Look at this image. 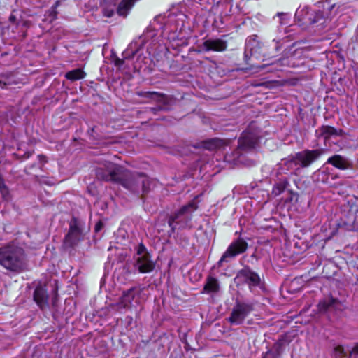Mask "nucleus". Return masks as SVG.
I'll return each instance as SVG.
<instances>
[{
    "label": "nucleus",
    "instance_id": "nucleus-1",
    "mask_svg": "<svg viewBox=\"0 0 358 358\" xmlns=\"http://www.w3.org/2000/svg\"><path fill=\"white\" fill-rule=\"evenodd\" d=\"M0 265L15 273L25 271L27 258L24 248L13 243L1 247Z\"/></svg>",
    "mask_w": 358,
    "mask_h": 358
},
{
    "label": "nucleus",
    "instance_id": "nucleus-2",
    "mask_svg": "<svg viewBox=\"0 0 358 358\" xmlns=\"http://www.w3.org/2000/svg\"><path fill=\"white\" fill-rule=\"evenodd\" d=\"M125 176H122L118 184L129 192L140 194L148 192L150 188V179L143 173H132L125 169Z\"/></svg>",
    "mask_w": 358,
    "mask_h": 358
},
{
    "label": "nucleus",
    "instance_id": "nucleus-3",
    "mask_svg": "<svg viewBox=\"0 0 358 358\" xmlns=\"http://www.w3.org/2000/svg\"><path fill=\"white\" fill-rule=\"evenodd\" d=\"M197 208L196 203L192 201L181 207L173 215L170 216L168 224L171 228V233H173L176 229L190 227L192 213Z\"/></svg>",
    "mask_w": 358,
    "mask_h": 358
},
{
    "label": "nucleus",
    "instance_id": "nucleus-4",
    "mask_svg": "<svg viewBox=\"0 0 358 358\" xmlns=\"http://www.w3.org/2000/svg\"><path fill=\"white\" fill-rule=\"evenodd\" d=\"M125 169L111 162H105L100 164L96 169L97 179L106 182H119L122 176H125Z\"/></svg>",
    "mask_w": 358,
    "mask_h": 358
},
{
    "label": "nucleus",
    "instance_id": "nucleus-5",
    "mask_svg": "<svg viewBox=\"0 0 358 358\" xmlns=\"http://www.w3.org/2000/svg\"><path fill=\"white\" fill-rule=\"evenodd\" d=\"M134 255V267L140 273H148L154 271L155 262L151 259V255L143 243H139L135 248Z\"/></svg>",
    "mask_w": 358,
    "mask_h": 358
},
{
    "label": "nucleus",
    "instance_id": "nucleus-6",
    "mask_svg": "<svg viewBox=\"0 0 358 358\" xmlns=\"http://www.w3.org/2000/svg\"><path fill=\"white\" fill-rule=\"evenodd\" d=\"M84 222L73 217L69 222V229L64 239L66 248H73L84 239Z\"/></svg>",
    "mask_w": 358,
    "mask_h": 358
},
{
    "label": "nucleus",
    "instance_id": "nucleus-7",
    "mask_svg": "<svg viewBox=\"0 0 358 358\" xmlns=\"http://www.w3.org/2000/svg\"><path fill=\"white\" fill-rule=\"evenodd\" d=\"M257 141L258 136L255 132L249 130L243 131L238 140V150L232 154L234 158H231L230 155H226L225 161L235 162L241 156L240 150H249L254 148Z\"/></svg>",
    "mask_w": 358,
    "mask_h": 358
},
{
    "label": "nucleus",
    "instance_id": "nucleus-8",
    "mask_svg": "<svg viewBox=\"0 0 358 358\" xmlns=\"http://www.w3.org/2000/svg\"><path fill=\"white\" fill-rule=\"evenodd\" d=\"M324 153V149L304 150L294 155L299 171L308 168Z\"/></svg>",
    "mask_w": 358,
    "mask_h": 358
},
{
    "label": "nucleus",
    "instance_id": "nucleus-9",
    "mask_svg": "<svg viewBox=\"0 0 358 358\" xmlns=\"http://www.w3.org/2000/svg\"><path fill=\"white\" fill-rule=\"evenodd\" d=\"M253 310L254 305L252 302L237 301L232 309L228 320L231 324H241Z\"/></svg>",
    "mask_w": 358,
    "mask_h": 358
},
{
    "label": "nucleus",
    "instance_id": "nucleus-10",
    "mask_svg": "<svg viewBox=\"0 0 358 358\" xmlns=\"http://www.w3.org/2000/svg\"><path fill=\"white\" fill-rule=\"evenodd\" d=\"M145 44V40L142 36H140L138 39L134 40L127 47V48L122 53L123 58L115 57L114 59V64L115 66L120 68L124 62V59H132L136 54L138 55L137 61H139L142 58V54L139 53L141 48Z\"/></svg>",
    "mask_w": 358,
    "mask_h": 358
},
{
    "label": "nucleus",
    "instance_id": "nucleus-11",
    "mask_svg": "<svg viewBox=\"0 0 358 358\" xmlns=\"http://www.w3.org/2000/svg\"><path fill=\"white\" fill-rule=\"evenodd\" d=\"M317 7L318 8H322L323 10L319 9L315 10L313 13L310 14L308 22L311 24L319 23V25L322 26V28H323V26L331 20V17L330 12L334 8V5L322 2L318 3Z\"/></svg>",
    "mask_w": 358,
    "mask_h": 358
},
{
    "label": "nucleus",
    "instance_id": "nucleus-12",
    "mask_svg": "<svg viewBox=\"0 0 358 358\" xmlns=\"http://www.w3.org/2000/svg\"><path fill=\"white\" fill-rule=\"evenodd\" d=\"M234 280L237 285H248L250 289L252 287L259 286L261 281L259 275L249 266H245L240 270L237 273Z\"/></svg>",
    "mask_w": 358,
    "mask_h": 358
},
{
    "label": "nucleus",
    "instance_id": "nucleus-13",
    "mask_svg": "<svg viewBox=\"0 0 358 358\" xmlns=\"http://www.w3.org/2000/svg\"><path fill=\"white\" fill-rule=\"evenodd\" d=\"M138 96H143L147 99H150L159 105L156 107H152L150 110L153 113H157L158 111L164 110L167 111L169 109V103L170 99L169 98L164 94L159 93L157 92H141L138 93Z\"/></svg>",
    "mask_w": 358,
    "mask_h": 358
},
{
    "label": "nucleus",
    "instance_id": "nucleus-14",
    "mask_svg": "<svg viewBox=\"0 0 358 358\" xmlns=\"http://www.w3.org/2000/svg\"><path fill=\"white\" fill-rule=\"evenodd\" d=\"M248 243L243 238L239 237L235 239L223 253L217 263L218 265L221 266L223 262L227 261V259L234 258L238 255L245 252L248 249Z\"/></svg>",
    "mask_w": 358,
    "mask_h": 358
},
{
    "label": "nucleus",
    "instance_id": "nucleus-15",
    "mask_svg": "<svg viewBox=\"0 0 358 358\" xmlns=\"http://www.w3.org/2000/svg\"><path fill=\"white\" fill-rule=\"evenodd\" d=\"M262 43L259 41L257 35L248 37L245 41L244 51V59L245 62H247L252 56L259 58L262 55Z\"/></svg>",
    "mask_w": 358,
    "mask_h": 358
},
{
    "label": "nucleus",
    "instance_id": "nucleus-16",
    "mask_svg": "<svg viewBox=\"0 0 358 358\" xmlns=\"http://www.w3.org/2000/svg\"><path fill=\"white\" fill-rule=\"evenodd\" d=\"M226 36L221 38H210L203 41L201 47L206 52H224L227 48L228 42L224 39Z\"/></svg>",
    "mask_w": 358,
    "mask_h": 358
},
{
    "label": "nucleus",
    "instance_id": "nucleus-17",
    "mask_svg": "<svg viewBox=\"0 0 358 358\" xmlns=\"http://www.w3.org/2000/svg\"><path fill=\"white\" fill-rule=\"evenodd\" d=\"M279 173L287 174L289 171L291 174H296L299 169L294 155H290L287 158L282 159L278 164Z\"/></svg>",
    "mask_w": 358,
    "mask_h": 358
},
{
    "label": "nucleus",
    "instance_id": "nucleus-18",
    "mask_svg": "<svg viewBox=\"0 0 358 358\" xmlns=\"http://www.w3.org/2000/svg\"><path fill=\"white\" fill-rule=\"evenodd\" d=\"M326 163L340 170L350 169L352 167L350 159L341 155H334L329 157Z\"/></svg>",
    "mask_w": 358,
    "mask_h": 358
},
{
    "label": "nucleus",
    "instance_id": "nucleus-19",
    "mask_svg": "<svg viewBox=\"0 0 358 358\" xmlns=\"http://www.w3.org/2000/svg\"><path fill=\"white\" fill-rule=\"evenodd\" d=\"M344 131L341 129H336L328 125H323L315 130V136L317 138H324L327 141L332 136H342Z\"/></svg>",
    "mask_w": 358,
    "mask_h": 358
},
{
    "label": "nucleus",
    "instance_id": "nucleus-20",
    "mask_svg": "<svg viewBox=\"0 0 358 358\" xmlns=\"http://www.w3.org/2000/svg\"><path fill=\"white\" fill-rule=\"evenodd\" d=\"M348 222L354 227L358 224V199L352 198L348 201Z\"/></svg>",
    "mask_w": 358,
    "mask_h": 358
},
{
    "label": "nucleus",
    "instance_id": "nucleus-21",
    "mask_svg": "<svg viewBox=\"0 0 358 358\" xmlns=\"http://www.w3.org/2000/svg\"><path fill=\"white\" fill-rule=\"evenodd\" d=\"M229 140H223L218 138L208 139L201 143V147L208 150H215L228 145Z\"/></svg>",
    "mask_w": 358,
    "mask_h": 358
},
{
    "label": "nucleus",
    "instance_id": "nucleus-22",
    "mask_svg": "<svg viewBox=\"0 0 358 358\" xmlns=\"http://www.w3.org/2000/svg\"><path fill=\"white\" fill-rule=\"evenodd\" d=\"M48 299L47 292L44 287L38 286L35 289L34 299L41 309L48 306Z\"/></svg>",
    "mask_w": 358,
    "mask_h": 358
},
{
    "label": "nucleus",
    "instance_id": "nucleus-23",
    "mask_svg": "<svg viewBox=\"0 0 358 358\" xmlns=\"http://www.w3.org/2000/svg\"><path fill=\"white\" fill-rule=\"evenodd\" d=\"M319 309L322 312H327L333 310L341 309V303L336 299L329 297L320 302Z\"/></svg>",
    "mask_w": 358,
    "mask_h": 358
},
{
    "label": "nucleus",
    "instance_id": "nucleus-24",
    "mask_svg": "<svg viewBox=\"0 0 358 358\" xmlns=\"http://www.w3.org/2000/svg\"><path fill=\"white\" fill-rule=\"evenodd\" d=\"M289 185V182L287 178H282L273 185L271 194L274 196H278L283 193Z\"/></svg>",
    "mask_w": 358,
    "mask_h": 358
},
{
    "label": "nucleus",
    "instance_id": "nucleus-25",
    "mask_svg": "<svg viewBox=\"0 0 358 358\" xmlns=\"http://www.w3.org/2000/svg\"><path fill=\"white\" fill-rule=\"evenodd\" d=\"M220 290V285L218 280L213 277H208L203 287L202 293H217Z\"/></svg>",
    "mask_w": 358,
    "mask_h": 358
},
{
    "label": "nucleus",
    "instance_id": "nucleus-26",
    "mask_svg": "<svg viewBox=\"0 0 358 358\" xmlns=\"http://www.w3.org/2000/svg\"><path fill=\"white\" fill-rule=\"evenodd\" d=\"M135 291L136 288L132 287L123 292L120 302L122 307L127 308L129 306L134 299Z\"/></svg>",
    "mask_w": 358,
    "mask_h": 358
},
{
    "label": "nucleus",
    "instance_id": "nucleus-27",
    "mask_svg": "<svg viewBox=\"0 0 358 358\" xmlns=\"http://www.w3.org/2000/svg\"><path fill=\"white\" fill-rule=\"evenodd\" d=\"M85 76V73L80 69H76L67 72L65 77L71 81L78 80L83 78Z\"/></svg>",
    "mask_w": 358,
    "mask_h": 358
},
{
    "label": "nucleus",
    "instance_id": "nucleus-28",
    "mask_svg": "<svg viewBox=\"0 0 358 358\" xmlns=\"http://www.w3.org/2000/svg\"><path fill=\"white\" fill-rule=\"evenodd\" d=\"M282 353V346L275 343L273 348L267 351L263 358H280Z\"/></svg>",
    "mask_w": 358,
    "mask_h": 358
},
{
    "label": "nucleus",
    "instance_id": "nucleus-29",
    "mask_svg": "<svg viewBox=\"0 0 358 358\" xmlns=\"http://www.w3.org/2000/svg\"><path fill=\"white\" fill-rule=\"evenodd\" d=\"M16 82L11 75H6L0 76V87L6 88L8 86L15 84Z\"/></svg>",
    "mask_w": 358,
    "mask_h": 358
},
{
    "label": "nucleus",
    "instance_id": "nucleus-30",
    "mask_svg": "<svg viewBox=\"0 0 358 358\" xmlns=\"http://www.w3.org/2000/svg\"><path fill=\"white\" fill-rule=\"evenodd\" d=\"M115 10V4L105 5L103 8V14L107 17H110L113 15Z\"/></svg>",
    "mask_w": 358,
    "mask_h": 358
},
{
    "label": "nucleus",
    "instance_id": "nucleus-31",
    "mask_svg": "<svg viewBox=\"0 0 358 358\" xmlns=\"http://www.w3.org/2000/svg\"><path fill=\"white\" fill-rule=\"evenodd\" d=\"M344 355L345 352L343 347L342 345H336L334 348L331 356L333 358H341Z\"/></svg>",
    "mask_w": 358,
    "mask_h": 358
},
{
    "label": "nucleus",
    "instance_id": "nucleus-32",
    "mask_svg": "<svg viewBox=\"0 0 358 358\" xmlns=\"http://www.w3.org/2000/svg\"><path fill=\"white\" fill-rule=\"evenodd\" d=\"M276 15L279 17L280 24H287L289 22V15L286 13H278Z\"/></svg>",
    "mask_w": 358,
    "mask_h": 358
},
{
    "label": "nucleus",
    "instance_id": "nucleus-33",
    "mask_svg": "<svg viewBox=\"0 0 358 358\" xmlns=\"http://www.w3.org/2000/svg\"><path fill=\"white\" fill-rule=\"evenodd\" d=\"M0 192H1L2 197L4 200H6V201L10 200V192H9V189L8 187H6V189H1L0 191Z\"/></svg>",
    "mask_w": 358,
    "mask_h": 358
},
{
    "label": "nucleus",
    "instance_id": "nucleus-34",
    "mask_svg": "<svg viewBox=\"0 0 358 358\" xmlns=\"http://www.w3.org/2000/svg\"><path fill=\"white\" fill-rule=\"evenodd\" d=\"M8 187L5 184L3 178L0 176V191Z\"/></svg>",
    "mask_w": 358,
    "mask_h": 358
},
{
    "label": "nucleus",
    "instance_id": "nucleus-35",
    "mask_svg": "<svg viewBox=\"0 0 358 358\" xmlns=\"http://www.w3.org/2000/svg\"><path fill=\"white\" fill-rule=\"evenodd\" d=\"M9 22L13 23V24H15L17 22V18L16 17L13 15V14H11L9 17Z\"/></svg>",
    "mask_w": 358,
    "mask_h": 358
},
{
    "label": "nucleus",
    "instance_id": "nucleus-36",
    "mask_svg": "<svg viewBox=\"0 0 358 358\" xmlns=\"http://www.w3.org/2000/svg\"><path fill=\"white\" fill-rule=\"evenodd\" d=\"M351 355L352 354H357L358 355V343L355 345V347L352 348V351H351Z\"/></svg>",
    "mask_w": 358,
    "mask_h": 358
},
{
    "label": "nucleus",
    "instance_id": "nucleus-37",
    "mask_svg": "<svg viewBox=\"0 0 358 358\" xmlns=\"http://www.w3.org/2000/svg\"><path fill=\"white\" fill-rule=\"evenodd\" d=\"M102 225L103 224H102V223L101 222L96 223V225H95V231H99L101 229Z\"/></svg>",
    "mask_w": 358,
    "mask_h": 358
},
{
    "label": "nucleus",
    "instance_id": "nucleus-38",
    "mask_svg": "<svg viewBox=\"0 0 358 358\" xmlns=\"http://www.w3.org/2000/svg\"><path fill=\"white\" fill-rule=\"evenodd\" d=\"M270 65L271 64H263V65L259 66L258 68H259V70H263V69H264L265 68H266L267 66H268Z\"/></svg>",
    "mask_w": 358,
    "mask_h": 358
},
{
    "label": "nucleus",
    "instance_id": "nucleus-39",
    "mask_svg": "<svg viewBox=\"0 0 358 358\" xmlns=\"http://www.w3.org/2000/svg\"><path fill=\"white\" fill-rule=\"evenodd\" d=\"M285 60V58H280L279 59L277 60V62L275 63V64H278V63H282V62H284Z\"/></svg>",
    "mask_w": 358,
    "mask_h": 358
},
{
    "label": "nucleus",
    "instance_id": "nucleus-40",
    "mask_svg": "<svg viewBox=\"0 0 358 358\" xmlns=\"http://www.w3.org/2000/svg\"><path fill=\"white\" fill-rule=\"evenodd\" d=\"M173 22V17H171V16H170V17H169V19L168 20V22L169 23V22Z\"/></svg>",
    "mask_w": 358,
    "mask_h": 358
},
{
    "label": "nucleus",
    "instance_id": "nucleus-41",
    "mask_svg": "<svg viewBox=\"0 0 358 358\" xmlns=\"http://www.w3.org/2000/svg\"><path fill=\"white\" fill-rule=\"evenodd\" d=\"M348 358H350V357H348Z\"/></svg>",
    "mask_w": 358,
    "mask_h": 358
}]
</instances>
